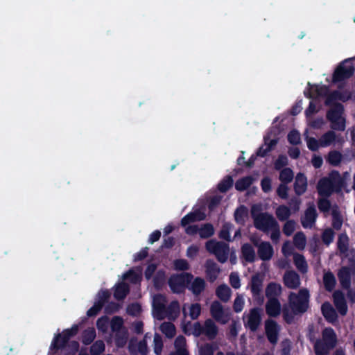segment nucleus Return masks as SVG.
I'll return each mask as SVG.
<instances>
[{"instance_id":"obj_1","label":"nucleus","mask_w":355,"mask_h":355,"mask_svg":"<svg viewBox=\"0 0 355 355\" xmlns=\"http://www.w3.org/2000/svg\"><path fill=\"white\" fill-rule=\"evenodd\" d=\"M326 114L327 119L331 123V128L334 130L344 131L346 128V119L343 116L345 108L342 103L330 106Z\"/></svg>"},{"instance_id":"obj_2","label":"nucleus","mask_w":355,"mask_h":355,"mask_svg":"<svg viewBox=\"0 0 355 355\" xmlns=\"http://www.w3.org/2000/svg\"><path fill=\"white\" fill-rule=\"evenodd\" d=\"M164 297L162 295H157L153 300V309L158 315H166L169 318H175L178 317L180 312V304L178 300H173L170 302L168 306L166 307L164 303L162 302Z\"/></svg>"},{"instance_id":"obj_3","label":"nucleus","mask_w":355,"mask_h":355,"mask_svg":"<svg viewBox=\"0 0 355 355\" xmlns=\"http://www.w3.org/2000/svg\"><path fill=\"white\" fill-rule=\"evenodd\" d=\"M309 294L306 288L301 289L299 293H291L288 296L289 307L293 314L305 312L308 308Z\"/></svg>"},{"instance_id":"obj_4","label":"nucleus","mask_w":355,"mask_h":355,"mask_svg":"<svg viewBox=\"0 0 355 355\" xmlns=\"http://www.w3.org/2000/svg\"><path fill=\"white\" fill-rule=\"evenodd\" d=\"M218 333V328L215 322L211 319H207L204 324L196 322L193 325L192 334L196 337L205 336L208 340H212L216 338Z\"/></svg>"},{"instance_id":"obj_5","label":"nucleus","mask_w":355,"mask_h":355,"mask_svg":"<svg viewBox=\"0 0 355 355\" xmlns=\"http://www.w3.org/2000/svg\"><path fill=\"white\" fill-rule=\"evenodd\" d=\"M193 279L192 274L183 272L181 274L173 275L170 277L168 284L173 293L180 294L184 292L191 281Z\"/></svg>"},{"instance_id":"obj_6","label":"nucleus","mask_w":355,"mask_h":355,"mask_svg":"<svg viewBox=\"0 0 355 355\" xmlns=\"http://www.w3.org/2000/svg\"><path fill=\"white\" fill-rule=\"evenodd\" d=\"M336 343V336L331 328L325 329L322 332V341L318 340L315 344V351L318 355H324L333 348Z\"/></svg>"},{"instance_id":"obj_7","label":"nucleus","mask_w":355,"mask_h":355,"mask_svg":"<svg viewBox=\"0 0 355 355\" xmlns=\"http://www.w3.org/2000/svg\"><path fill=\"white\" fill-rule=\"evenodd\" d=\"M279 133V128L272 127L263 137V144L256 151V155L260 157H265L276 146L279 139L277 137Z\"/></svg>"},{"instance_id":"obj_8","label":"nucleus","mask_w":355,"mask_h":355,"mask_svg":"<svg viewBox=\"0 0 355 355\" xmlns=\"http://www.w3.org/2000/svg\"><path fill=\"white\" fill-rule=\"evenodd\" d=\"M345 179H320L318 191L322 196H329L334 191H340L344 187Z\"/></svg>"},{"instance_id":"obj_9","label":"nucleus","mask_w":355,"mask_h":355,"mask_svg":"<svg viewBox=\"0 0 355 355\" xmlns=\"http://www.w3.org/2000/svg\"><path fill=\"white\" fill-rule=\"evenodd\" d=\"M354 67L349 59L340 62L332 75V83H338L351 78L354 73Z\"/></svg>"},{"instance_id":"obj_10","label":"nucleus","mask_w":355,"mask_h":355,"mask_svg":"<svg viewBox=\"0 0 355 355\" xmlns=\"http://www.w3.org/2000/svg\"><path fill=\"white\" fill-rule=\"evenodd\" d=\"M252 216L256 228L264 232H268L270 229L277 223L272 215L268 213L258 214L255 211L254 207L252 209Z\"/></svg>"},{"instance_id":"obj_11","label":"nucleus","mask_w":355,"mask_h":355,"mask_svg":"<svg viewBox=\"0 0 355 355\" xmlns=\"http://www.w3.org/2000/svg\"><path fill=\"white\" fill-rule=\"evenodd\" d=\"M261 321V309L253 308L243 316L245 326L254 331L259 327Z\"/></svg>"},{"instance_id":"obj_12","label":"nucleus","mask_w":355,"mask_h":355,"mask_svg":"<svg viewBox=\"0 0 355 355\" xmlns=\"http://www.w3.org/2000/svg\"><path fill=\"white\" fill-rule=\"evenodd\" d=\"M329 92V87L327 85H312L310 83L307 84V88L304 91L305 97L311 99L318 97H327Z\"/></svg>"},{"instance_id":"obj_13","label":"nucleus","mask_w":355,"mask_h":355,"mask_svg":"<svg viewBox=\"0 0 355 355\" xmlns=\"http://www.w3.org/2000/svg\"><path fill=\"white\" fill-rule=\"evenodd\" d=\"M265 330L268 340L275 344L278 340L279 325L274 320H268L265 322Z\"/></svg>"},{"instance_id":"obj_14","label":"nucleus","mask_w":355,"mask_h":355,"mask_svg":"<svg viewBox=\"0 0 355 355\" xmlns=\"http://www.w3.org/2000/svg\"><path fill=\"white\" fill-rule=\"evenodd\" d=\"M205 217L206 215L205 212L200 209H197L193 211L189 212L182 218L181 225L182 227H187L191 223L205 220Z\"/></svg>"},{"instance_id":"obj_15","label":"nucleus","mask_w":355,"mask_h":355,"mask_svg":"<svg viewBox=\"0 0 355 355\" xmlns=\"http://www.w3.org/2000/svg\"><path fill=\"white\" fill-rule=\"evenodd\" d=\"M317 218V213L314 206L312 205L307 208L304 215L302 217L301 223L304 228H311L315 224Z\"/></svg>"},{"instance_id":"obj_16","label":"nucleus","mask_w":355,"mask_h":355,"mask_svg":"<svg viewBox=\"0 0 355 355\" xmlns=\"http://www.w3.org/2000/svg\"><path fill=\"white\" fill-rule=\"evenodd\" d=\"M333 299L334 306L338 311L342 315H345L348 309L344 294L340 291H336L333 294Z\"/></svg>"},{"instance_id":"obj_17","label":"nucleus","mask_w":355,"mask_h":355,"mask_svg":"<svg viewBox=\"0 0 355 355\" xmlns=\"http://www.w3.org/2000/svg\"><path fill=\"white\" fill-rule=\"evenodd\" d=\"M283 280L285 286L291 289H295L300 285V276L293 270L286 271Z\"/></svg>"},{"instance_id":"obj_18","label":"nucleus","mask_w":355,"mask_h":355,"mask_svg":"<svg viewBox=\"0 0 355 355\" xmlns=\"http://www.w3.org/2000/svg\"><path fill=\"white\" fill-rule=\"evenodd\" d=\"M205 248L209 252L216 255L218 262L222 263V241L209 240L206 242Z\"/></svg>"},{"instance_id":"obj_19","label":"nucleus","mask_w":355,"mask_h":355,"mask_svg":"<svg viewBox=\"0 0 355 355\" xmlns=\"http://www.w3.org/2000/svg\"><path fill=\"white\" fill-rule=\"evenodd\" d=\"M258 255L261 260H270L273 255V248L268 242H261L257 245Z\"/></svg>"},{"instance_id":"obj_20","label":"nucleus","mask_w":355,"mask_h":355,"mask_svg":"<svg viewBox=\"0 0 355 355\" xmlns=\"http://www.w3.org/2000/svg\"><path fill=\"white\" fill-rule=\"evenodd\" d=\"M206 276L209 282H214L219 272V268L216 262L212 259H207L205 262Z\"/></svg>"},{"instance_id":"obj_21","label":"nucleus","mask_w":355,"mask_h":355,"mask_svg":"<svg viewBox=\"0 0 355 355\" xmlns=\"http://www.w3.org/2000/svg\"><path fill=\"white\" fill-rule=\"evenodd\" d=\"M266 313L270 317H277L281 313V304L277 298L268 300L266 304Z\"/></svg>"},{"instance_id":"obj_22","label":"nucleus","mask_w":355,"mask_h":355,"mask_svg":"<svg viewBox=\"0 0 355 355\" xmlns=\"http://www.w3.org/2000/svg\"><path fill=\"white\" fill-rule=\"evenodd\" d=\"M69 338L62 331L61 334L56 335L51 344V349L56 351L62 349L66 347L67 344L69 343Z\"/></svg>"},{"instance_id":"obj_23","label":"nucleus","mask_w":355,"mask_h":355,"mask_svg":"<svg viewBox=\"0 0 355 355\" xmlns=\"http://www.w3.org/2000/svg\"><path fill=\"white\" fill-rule=\"evenodd\" d=\"M205 286L206 284L204 279L197 277L193 280V282L191 281L187 288L191 291L194 295L197 296L201 294V293L205 290Z\"/></svg>"},{"instance_id":"obj_24","label":"nucleus","mask_w":355,"mask_h":355,"mask_svg":"<svg viewBox=\"0 0 355 355\" xmlns=\"http://www.w3.org/2000/svg\"><path fill=\"white\" fill-rule=\"evenodd\" d=\"M263 275L256 274L252 276L250 283V289L254 296H258L262 291Z\"/></svg>"},{"instance_id":"obj_25","label":"nucleus","mask_w":355,"mask_h":355,"mask_svg":"<svg viewBox=\"0 0 355 355\" xmlns=\"http://www.w3.org/2000/svg\"><path fill=\"white\" fill-rule=\"evenodd\" d=\"M130 292V287L128 284L125 282L119 283L114 291V297L116 300H123L128 295Z\"/></svg>"},{"instance_id":"obj_26","label":"nucleus","mask_w":355,"mask_h":355,"mask_svg":"<svg viewBox=\"0 0 355 355\" xmlns=\"http://www.w3.org/2000/svg\"><path fill=\"white\" fill-rule=\"evenodd\" d=\"M166 275L165 270L161 269L157 270L153 277V286L156 291L162 290L166 284Z\"/></svg>"},{"instance_id":"obj_27","label":"nucleus","mask_w":355,"mask_h":355,"mask_svg":"<svg viewBox=\"0 0 355 355\" xmlns=\"http://www.w3.org/2000/svg\"><path fill=\"white\" fill-rule=\"evenodd\" d=\"M338 277L343 288L347 289L350 287V271L348 268H341L338 272Z\"/></svg>"},{"instance_id":"obj_28","label":"nucleus","mask_w":355,"mask_h":355,"mask_svg":"<svg viewBox=\"0 0 355 355\" xmlns=\"http://www.w3.org/2000/svg\"><path fill=\"white\" fill-rule=\"evenodd\" d=\"M322 312L324 317L330 322H334L337 320V314L330 303L326 302L322 305Z\"/></svg>"},{"instance_id":"obj_29","label":"nucleus","mask_w":355,"mask_h":355,"mask_svg":"<svg viewBox=\"0 0 355 355\" xmlns=\"http://www.w3.org/2000/svg\"><path fill=\"white\" fill-rule=\"evenodd\" d=\"M282 293V286L277 283H270L266 288V295L270 299L276 298Z\"/></svg>"},{"instance_id":"obj_30","label":"nucleus","mask_w":355,"mask_h":355,"mask_svg":"<svg viewBox=\"0 0 355 355\" xmlns=\"http://www.w3.org/2000/svg\"><path fill=\"white\" fill-rule=\"evenodd\" d=\"M211 316L218 322H222V304L218 301L212 302L210 307Z\"/></svg>"},{"instance_id":"obj_31","label":"nucleus","mask_w":355,"mask_h":355,"mask_svg":"<svg viewBox=\"0 0 355 355\" xmlns=\"http://www.w3.org/2000/svg\"><path fill=\"white\" fill-rule=\"evenodd\" d=\"M323 284L327 291H331L334 290L336 284V280L331 272H326L324 273Z\"/></svg>"},{"instance_id":"obj_32","label":"nucleus","mask_w":355,"mask_h":355,"mask_svg":"<svg viewBox=\"0 0 355 355\" xmlns=\"http://www.w3.org/2000/svg\"><path fill=\"white\" fill-rule=\"evenodd\" d=\"M293 261L296 268L301 272H306L307 271L308 265L303 255L298 253L293 254Z\"/></svg>"},{"instance_id":"obj_33","label":"nucleus","mask_w":355,"mask_h":355,"mask_svg":"<svg viewBox=\"0 0 355 355\" xmlns=\"http://www.w3.org/2000/svg\"><path fill=\"white\" fill-rule=\"evenodd\" d=\"M293 244L299 250H303L306 245V238L302 232H297L293 236Z\"/></svg>"},{"instance_id":"obj_34","label":"nucleus","mask_w":355,"mask_h":355,"mask_svg":"<svg viewBox=\"0 0 355 355\" xmlns=\"http://www.w3.org/2000/svg\"><path fill=\"white\" fill-rule=\"evenodd\" d=\"M96 336L94 328H88L82 333V343L85 345H90Z\"/></svg>"},{"instance_id":"obj_35","label":"nucleus","mask_w":355,"mask_h":355,"mask_svg":"<svg viewBox=\"0 0 355 355\" xmlns=\"http://www.w3.org/2000/svg\"><path fill=\"white\" fill-rule=\"evenodd\" d=\"M336 133L329 130L322 135L320 139V144L322 147H326L331 145L336 139Z\"/></svg>"},{"instance_id":"obj_36","label":"nucleus","mask_w":355,"mask_h":355,"mask_svg":"<svg viewBox=\"0 0 355 355\" xmlns=\"http://www.w3.org/2000/svg\"><path fill=\"white\" fill-rule=\"evenodd\" d=\"M337 245L342 254H347L349 250V239L346 234H342L339 236Z\"/></svg>"},{"instance_id":"obj_37","label":"nucleus","mask_w":355,"mask_h":355,"mask_svg":"<svg viewBox=\"0 0 355 355\" xmlns=\"http://www.w3.org/2000/svg\"><path fill=\"white\" fill-rule=\"evenodd\" d=\"M123 319L121 316H114L110 321V327L112 332L117 333L125 329L123 327Z\"/></svg>"},{"instance_id":"obj_38","label":"nucleus","mask_w":355,"mask_h":355,"mask_svg":"<svg viewBox=\"0 0 355 355\" xmlns=\"http://www.w3.org/2000/svg\"><path fill=\"white\" fill-rule=\"evenodd\" d=\"M242 254L247 261L252 262L255 259V252L250 244H244L242 247Z\"/></svg>"},{"instance_id":"obj_39","label":"nucleus","mask_w":355,"mask_h":355,"mask_svg":"<svg viewBox=\"0 0 355 355\" xmlns=\"http://www.w3.org/2000/svg\"><path fill=\"white\" fill-rule=\"evenodd\" d=\"M339 90H334L332 92H329L328 95L327 96L324 105L326 106H334L335 104H338L337 101H339Z\"/></svg>"},{"instance_id":"obj_40","label":"nucleus","mask_w":355,"mask_h":355,"mask_svg":"<svg viewBox=\"0 0 355 355\" xmlns=\"http://www.w3.org/2000/svg\"><path fill=\"white\" fill-rule=\"evenodd\" d=\"M331 215L333 217V226L335 229H340L343 224V219L337 207H331Z\"/></svg>"},{"instance_id":"obj_41","label":"nucleus","mask_w":355,"mask_h":355,"mask_svg":"<svg viewBox=\"0 0 355 355\" xmlns=\"http://www.w3.org/2000/svg\"><path fill=\"white\" fill-rule=\"evenodd\" d=\"M214 233V229L211 224L206 223L200 228L199 235L202 239L211 237Z\"/></svg>"},{"instance_id":"obj_42","label":"nucleus","mask_w":355,"mask_h":355,"mask_svg":"<svg viewBox=\"0 0 355 355\" xmlns=\"http://www.w3.org/2000/svg\"><path fill=\"white\" fill-rule=\"evenodd\" d=\"M114 339H115L116 345L117 347H123L126 344L127 340H128L127 330L123 329L121 331L115 333Z\"/></svg>"},{"instance_id":"obj_43","label":"nucleus","mask_w":355,"mask_h":355,"mask_svg":"<svg viewBox=\"0 0 355 355\" xmlns=\"http://www.w3.org/2000/svg\"><path fill=\"white\" fill-rule=\"evenodd\" d=\"M105 343L101 340L95 341L90 347L91 355H99L105 351Z\"/></svg>"},{"instance_id":"obj_44","label":"nucleus","mask_w":355,"mask_h":355,"mask_svg":"<svg viewBox=\"0 0 355 355\" xmlns=\"http://www.w3.org/2000/svg\"><path fill=\"white\" fill-rule=\"evenodd\" d=\"M275 214L279 220H286L291 216V210L287 207L281 205L277 208Z\"/></svg>"},{"instance_id":"obj_45","label":"nucleus","mask_w":355,"mask_h":355,"mask_svg":"<svg viewBox=\"0 0 355 355\" xmlns=\"http://www.w3.org/2000/svg\"><path fill=\"white\" fill-rule=\"evenodd\" d=\"M162 331L167 338H171L175 335V327L173 323L166 322L161 326Z\"/></svg>"},{"instance_id":"obj_46","label":"nucleus","mask_w":355,"mask_h":355,"mask_svg":"<svg viewBox=\"0 0 355 355\" xmlns=\"http://www.w3.org/2000/svg\"><path fill=\"white\" fill-rule=\"evenodd\" d=\"M342 159V155L340 152L333 150L329 153L327 160L333 166H338Z\"/></svg>"},{"instance_id":"obj_47","label":"nucleus","mask_w":355,"mask_h":355,"mask_svg":"<svg viewBox=\"0 0 355 355\" xmlns=\"http://www.w3.org/2000/svg\"><path fill=\"white\" fill-rule=\"evenodd\" d=\"M288 164V159L286 155H279L277 159L275 161L273 167L276 171H280Z\"/></svg>"},{"instance_id":"obj_48","label":"nucleus","mask_w":355,"mask_h":355,"mask_svg":"<svg viewBox=\"0 0 355 355\" xmlns=\"http://www.w3.org/2000/svg\"><path fill=\"white\" fill-rule=\"evenodd\" d=\"M154 352L156 355H160L163 349V340L162 336L156 333L153 339Z\"/></svg>"},{"instance_id":"obj_49","label":"nucleus","mask_w":355,"mask_h":355,"mask_svg":"<svg viewBox=\"0 0 355 355\" xmlns=\"http://www.w3.org/2000/svg\"><path fill=\"white\" fill-rule=\"evenodd\" d=\"M216 345L213 343H206L200 348V355H214Z\"/></svg>"},{"instance_id":"obj_50","label":"nucleus","mask_w":355,"mask_h":355,"mask_svg":"<svg viewBox=\"0 0 355 355\" xmlns=\"http://www.w3.org/2000/svg\"><path fill=\"white\" fill-rule=\"evenodd\" d=\"M126 312L130 315L137 316L141 312V306L137 302L131 303L128 305Z\"/></svg>"},{"instance_id":"obj_51","label":"nucleus","mask_w":355,"mask_h":355,"mask_svg":"<svg viewBox=\"0 0 355 355\" xmlns=\"http://www.w3.org/2000/svg\"><path fill=\"white\" fill-rule=\"evenodd\" d=\"M96 327L100 331L107 332L109 327V318L107 316L99 318L96 321Z\"/></svg>"},{"instance_id":"obj_52","label":"nucleus","mask_w":355,"mask_h":355,"mask_svg":"<svg viewBox=\"0 0 355 355\" xmlns=\"http://www.w3.org/2000/svg\"><path fill=\"white\" fill-rule=\"evenodd\" d=\"M288 141L292 145H297L300 143V134L296 130H292L287 136Z\"/></svg>"},{"instance_id":"obj_53","label":"nucleus","mask_w":355,"mask_h":355,"mask_svg":"<svg viewBox=\"0 0 355 355\" xmlns=\"http://www.w3.org/2000/svg\"><path fill=\"white\" fill-rule=\"evenodd\" d=\"M173 265L176 270L185 271L189 269L188 261L183 259H175Z\"/></svg>"},{"instance_id":"obj_54","label":"nucleus","mask_w":355,"mask_h":355,"mask_svg":"<svg viewBox=\"0 0 355 355\" xmlns=\"http://www.w3.org/2000/svg\"><path fill=\"white\" fill-rule=\"evenodd\" d=\"M306 179H296L295 183V192L300 195L303 193L306 189Z\"/></svg>"},{"instance_id":"obj_55","label":"nucleus","mask_w":355,"mask_h":355,"mask_svg":"<svg viewBox=\"0 0 355 355\" xmlns=\"http://www.w3.org/2000/svg\"><path fill=\"white\" fill-rule=\"evenodd\" d=\"M110 297V293L108 290H101L97 294V300L96 302H100L102 304V306L107 302Z\"/></svg>"},{"instance_id":"obj_56","label":"nucleus","mask_w":355,"mask_h":355,"mask_svg":"<svg viewBox=\"0 0 355 355\" xmlns=\"http://www.w3.org/2000/svg\"><path fill=\"white\" fill-rule=\"evenodd\" d=\"M296 223L294 220H288L283 227V232L286 236H291L295 230Z\"/></svg>"},{"instance_id":"obj_57","label":"nucleus","mask_w":355,"mask_h":355,"mask_svg":"<svg viewBox=\"0 0 355 355\" xmlns=\"http://www.w3.org/2000/svg\"><path fill=\"white\" fill-rule=\"evenodd\" d=\"M201 312V306L198 303L192 304L190 306V317L192 320L197 319Z\"/></svg>"},{"instance_id":"obj_58","label":"nucleus","mask_w":355,"mask_h":355,"mask_svg":"<svg viewBox=\"0 0 355 355\" xmlns=\"http://www.w3.org/2000/svg\"><path fill=\"white\" fill-rule=\"evenodd\" d=\"M102 309V304L95 302L94 305L87 311V315L89 317L96 316L101 311Z\"/></svg>"},{"instance_id":"obj_59","label":"nucleus","mask_w":355,"mask_h":355,"mask_svg":"<svg viewBox=\"0 0 355 355\" xmlns=\"http://www.w3.org/2000/svg\"><path fill=\"white\" fill-rule=\"evenodd\" d=\"M222 197L220 196H214L208 200V209L210 211L214 210L220 202Z\"/></svg>"},{"instance_id":"obj_60","label":"nucleus","mask_w":355,"mask_h":355,"mask_svg":"<svg viewBox=\"0 0 355 355\" xmlns=\"http://www.w3.org/2000/svg\"><path fill=\"white\" fill-rule=\"evenodd\" d=\"M269 232H271L270 239L274 243H277L280 237V230L278 223H276L274 227L270 229Z\"/></svg>"},{"instance_id":"obj_61","label":"nucleus","mask_w":355,"mask_h":355,"mask_svg":"<svg viewBox=\"0 0 355 355\" xmlns=\"http://www.w3.org/2000/svg\"><path fill=\"white\" fill-rule=\"evenodd\" d=\"M157 270V265L155 263H150L149 264L145 271H144V276L146 280L149 281L153 278V276L154 273Z\"/></svg>"},{"instance_id":"obj_62","label":"nucleus","mask_w":355,"mask_h":355,"mask_svg":"<svg viewBox=\"0 0 355 355\" xmlns=\"http://www.w3.org/2000/svg\"><path fill=\"white\" fill-rule=\"evenodd\" d=\"M320 146V140H317L314 137H309L307 139V147L311 151H317Z\"/></svg>"},{"instance_id":"obj_63","label":"nucleus","mask_w":355,"mask_h":355,"mask_svg":"<svg viewBox=\"0 0 355 355\" xmlns=\"http://www.w3.org/2000/svg\"><path fill=\"white\" fill-rule=\"evenodd\" d=\"M79 343L76 340H72L67 344L66 347L69 350L67 355H75L79 349Z\"/></svg>"},{"instance_id":"obj_64","label":"nucleus","mask_w":355,"mask_h":355,"mask_svg":"<svg viewBox=\"0 0 355 355\" xmlns=\"http://www.w3.org/2000/svg\"><path fill=\"white\" fill-rule=\"evenodd\" d=\"M322 241L329 245L334 240V232L331 229H327L324 231L322 236Z\"/></svg>"}]
</instances>
